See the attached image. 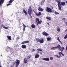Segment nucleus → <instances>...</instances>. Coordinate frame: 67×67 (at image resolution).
<instances>
[{"label":"nucleus","instance_id":"1","mask_svg":"<svg viewBox=\"0 0 67 67\" xmlns=\"http://www.w3.org/2000/svg\"><path fill=\"white\" fill-rule=\"evenodd\" d=\"M57 2L58 3V5L59 8V9L60 11L62 10V6H64L65 5L66 3L65 2H61V1L60 0H59V1H57Z\"/></svg>","mask_w":67,"mask_h":67},{"label":"nucleus","instance_id":"51","mask_svg":"<svg viewBox=\"0 0 67 67\" xmlns=\"http://www.w3.org/2000/svg\"><path fill=\"white\" fill-rule=\"evenodd\" d=\"M47 24L48 25H49V23H47Z\"/></svg>","mask_w":67,"mask_h":67},{"label":"nucleus","instance_id":"45","mask_svg":"<svg viewBox=\"0 0 67 67\" xmlns=\"http://www.w3.org/2000/svg\"><path fill=\"white\" fill-rule=\"evenodd\" d=\"M32 52H34L35 51V50H34V49H32Z\"/></svg>","mask_w":67,"mask_h":67},{"label":"nucleus","instance_id":"3","mask_svg":"<svg viewBox=\"0 0 67 67\" xmlns=\"http://www.w3.org/2000/svg\"><path fill=\"white\" fill-rule=\"evenodd\" d=\"M32 9L31 8V6L30 7V8L28 9V14L30 16V18L32 19V16H31V14H32Z\"/></svg>","mask_w":67,"mask_h":67},{"label":"nucleus","instance_id":"42","mask_svg":"<svg viewBox=\"0 0 67 67\" xmlns=\"http://www.w3.org/2000/svg\"><path fill=\"white\" fill-rule=\"evenodd\" d=\"M61 48H59L58 49H58V50L59 51H61Z\"/></svg>","mask_w":67,"mask_h":67},{"label":"nucleus","instance_id":"58","mask_svg":"<svg viewBox=\"0 0 67 67\" xmlns=\"http://www.w3.org/2000/svg\"><path fill=\"white\" fill-rule=\"evenodd\" d=\"M44 1H45V0H44Z\"/></svg>","mask_w":67,"mask_h":67},{"label":"nucleus","instance_id":"56","mask_svg":"<svg viewBox=\"0 0 67 67\" xmlns=\"http://www.w3.org/2000/svg\"><path fill=\"white\" fill-rule=\"evenodd\" d=\"M65 2L66 3H67V1Z\"/></svg>","mask_w":67,"mask_h":67},{"label":"nucleus","instance_id":"18","mask_svg":"<svg viewBox=\"0 0 67 67\" xmlns=\"http://www.w3.org/2000/svg\"><path fill=\"white\" fill-rule=\"evenodd\" d=\"M23 24L24 26V27L23 28V31H25V28L26 27V26L23 24Z\"/></svg>","mask_w":67,"mask_h":67},{"label":"nucleus","instance_id":"59","mask_svg":"<svg viewBox=\"0 0 67 67\" xmlns=\"http://www.w3.org/2000/svg\"><path fill=\"white\" fill-rule=\"evenodd\" d=\"M53 8H52V9H53Z\"/></svg>","mask_w":67,"mask_h":67},{"label":"nucleus","instance_id":"21","mask_svg":"<svg viewBox=\"0 0 67 67\" xmlns=\"http://www.w3.org/2000/svg\"><path fill=\"white\" fill-rule=\"evenodd\" d=\"M23 11L24 13H25V15H27V12H26V11H25V9H23Z\"/></svg>","mask_w":67,"mask_h":67},{"label":"nucleus","instance_id":"39","mask_svg":"<svg viewBox=\"0 0 67 67\" xmlns=\"http://www.w3.org/2000/svg\"><path fill=\"white\" fill-rule=\"evenodd\" d=\"M4 29H8V27H5L4 28Z\"/></svg>","mask_w":67,"mask_h":67},{"label":"nucleus","instance_id":"4","mask_svg":"<svg viewBox=\"0 0 67 67\" xmlns=\"http://www.w3.org/2000/svg\"><path fill=\"white\" fill-rule=\"evenodd\" d=\"M36 41L37 43L39 42L40 43H44V40L43 38L40 40L39 38H37Z\"/></svg>","mask_w":67,"mask_h":67},{"label":"nucleus","instance_id":"34","mask_svg":"<svg viewBox=\"0 0 67 67\" xmlns=\"http://www.w3.org/2000/svg\"><path fill=\"white\" fill-rule=\"evenodd\" d=\"M67 38V35H66L64 37V39H66Z\"/></svg>","mask_w":67,"mask_h":67},{"label":"nucleus","instance_id":"19","mask_svg":"<svg viewBox=\"0 0 67 67\" xmlns=\"http://www.w3.org/2000/svg\"><path fill=\"white\" fill-rule=\"evenodd\" d=\"M31 26L32 29L34 28L35 27V25L33 24H32V25H31Z\"/></svg>","mask_w":67,"mask_h":67},{"label":"nucleus","instance_id":"50","mask_svg":"<svg viewBox=\"0 0 67 67\" xmlns=\"http://www.w3.org/2000/svg\"><path fill=\"white\" fill-rule=\"evenodd\" d=\"M13 67V65H11L10 66V67Z\"/></svg>","mask_w":67,"mask_h":67},{"label":"nucleus","instance_id":"31","mask_svg":"<svg viewBox=\"0 0 67 67\" xmlns=\"http://www.w3.org/2000/svg\"><path fill=\"white\" fill-rule=\"evenodd\" d=\"M51 49H57V47H52L51 48Z\"/></svg>","mask_w":67,"mask_h":67},{"label":"nucleus","instance_id":"22","mask_svg":"<svg viewBox=\"0 0 67 67\" xmlns=\"http://www.w3.org/2000/svg\"><path fill=\"white\" fill-rule=\"evenodd\" d=\"M46 19L47 20H49L50 21H51V17H46Z\"/></svg>","mask_w":67,"mask_h":67},{"label":"nucleus","instance_id":"26","mask_svg":"<svg viewBox=\"0 0 67 67\" xmlns=\"http://www.w3.org/2000/svg\"><path fill=\"white\" fill-rule=\"evenodd\" d=\"M59 54L60 55V56H60V57H62V52H59Z\"/></svg>","mask_w":67,"mask_h":67},{"label":"nucleus","instance_id":"47","mask_svg":"<svg viewBox=\"0 0 67 67\" xmlns=\"http://www.w3.org/2000/svg\"><path fill=\"white\" fill-rule=\"evenodd\" d=\"M55 2H57V1H59V0L58 1V0H55Z\"/></svg>","mask_w":67,"mask_h":67},{"label":"nucleus","instance_id":"33","mask_svg":"<svg viewBox=\"0 0 67 67\" xmlns=\"http://www.w3.org/2000/svg\"><path fill=\"white\" fill-rule=\"evenodd\" d=\"M54 56H55V57H57V58H60V56H58V55H54Z\"/></svg>","mask_w":67,"mask_h":67},{"label":"nucleus","instance_id":"11","mask_svg":"<svg viewBox=\"0 0 67 67\" xmlns=\"http://www.w3.org/2000/svg\"><path fill=\"white\" fill-rule=\"evenodd\" d=\"M43 60H46V61H49V58H43L42 59Z\"/></svg>","mask_w":67,"mask_h":67},{"label":"nucleus","instance_id":"6","mask_svg":"<svg viewBox=\"0 0 67 67\" xmlns=\"http://www.w3.org/2000/svg\"><path fill=\"white\" fill-rule=\"evenodd\" d=\"M33 12H34V13H35L36 15L37 16H40V15H41V14H42V13H41V12H40L38 13V14L36 13V12H35V11H34V10H33Z\"/></svg>","mask_w":67,"mask_h":67},{"label":"nucleus","instance_id":"44","mask_svg":"<svg viewBox=\"0 0 67 67\" xmlns=\"http://www.w3.org/2000/svg\"><path fill=\"white\" fill-rule=\"evenodd\" d=\"M65 25H67V22H65Z\"/></svg>","mask_w":67,"mask_h":67},{"label":"nucleus","instance_id":"24","mask_svg":"<svg viewBox=\"0 0 67 67\" xmlns=\"http://www.w3.org/2000/svg\"><path fill=\"white\" fill-rule=\"evenodd\" d=\"M57 48H61V46H60V45H58L57 46Z\"/></svg>","mask_w":67,"mask_h":67},{"label":"nucleus","instance_id":"20","mask_svg":"<svg viewBox=\"0 0 67 67\" xmlns=\"http://www.w3.org/2000/svg\"><path fill=\"white\" fill-rule=\"evenodd\" d=\"M50 40H52V38L48 37L47 38V41H50Z\"/></svg>","mask_w":67,"mask_h":67},{"label":"nucleus","instance_id":"37","mask_svg":"<svg viewBox=\"0 0 67 67\" xmlns=\"http://www.w3.org/2000/svg\"><path fill=\"white\" fill-rule=\"evenodd\" d=\"M25 43H27L28 44H29V41H25Z\"/></svg>","mask_w":67,"mask_h":67},{"label":"nucleus","instance_id":"9","mask_svg":"<svg viewBox=\"0 0 67 67\" xmlns=\"http://www.w3.org/2000/svg\"><path fill=\"white\" fill-rule=\"evenodd\" d=\"M38 11H41V12H42L44 10V9H43L42 8H41L40 7H39L38 8Z\"/></svg>","mask_w":67,"mask_h":67},{"label":"nucleus","instance_id":"17","mask_svg":"<svg viewBox=\"0 0 67 67\" xmlns=\"http://www.w3.org/2000/svg\"><path fill=\"white\" fill-rule=\"evenodd\" d=\"M4 0H0V4H3V3L4 2Z\"/></svg>","mask_w":67,"mask_h":67},{"label":"nucleus","instance_id":"43","mask_svg":"<svg viewBox=\"0 0 67 67\" xmlns=\"http://www.w3.org/2000/svg\"><path fill=\"white\" fill-rule=\"evenodd\" d=\"M65 51H67V46H66V47Z\"/></svg>","mask_w":67,"mask_h":67},{"label":"nucleus","instance_id":"38","mask_svg":"<svg viewBox=\"0 0 67 67\" xmlns=\"http://www.w3.org/2000/svg\"><path fill=\"white\" fill-rule=\"evenodd\" d=\"M12 4L11 3H9L8 4H7V6H8V5H11Z\"/></svg>","mask_w":67,"mask_h":67},{"label":"nucleus","instance_id":"10","mask_svg":"<svg viewBox=\"0 0 67 67\" xmlns=\"http://www.w3.org/2000/svg\"><path fill=\"white\" fill-rule=\"evenodd\" d=\"M39 57H40V55L37 54H36L35 56V58H38Z\"/></svg>","mask_w":67,"mask_h":67},{"label":"nucleus","instance_id":"32","mask_svg":"<svg viewBox=\"0 0 67 67\" xmlns=\"http://www.w3.org/2000/svg\"><path fill=\"white\" fill-rule=\"evenodd\" d=\"M37 50L38 51H40V52H42V49H37Z\"/></svg>","mask_w":67,"mask_h":67},{"label":"nucleus","instance_id":"41","mask_svg":"<svg viewBox=\"0 0 67 67\" xmlns=\"http://www.w3.org/2000/svg\"><path fill=\"white\" fill-rule=\"evenodd\" d=\"M2 26L4 28V27H5V26H4V25H2Z\"/></svg>","mask_w":67,"mask_h":67},{"label":"nucleus","instance_id":"53","mask_svg":"<svg viewBox=\"0 0 67 67\" xmlns=\"http://www.w3.org/2000/svg\"><path fill=\"white\" fill-rule=\"evenodd\" d=\"M1 4H2V3H1V4H0V7H1Z\"/></svg>","mask_w":67,"mask_h":67},{"label":"nucleus","instance_id":"35","mask_svg":"<svg viewBox=\"0 0 67 67\" xmlns=\"http://www.w3.org/2000/svg\"><path fill=\"white\" fill-rule=\"evenodd\" d=\"M25 41H23L21 43V44H25Z\"/></svg>","mask_w":67,"mask_h":67},{"label":"nucleus","instance_id":"14","mask_svg":"<svg viewBox=\"0 0 67 67\" xmlns=\"http://www.w3.org/2000/svg\"><path fill=\"white\" fill-rule=\"evenodd\" d=\"M21 47L22 48H26V45L23 44L22 45Z\"/></svg>","mask_w":67,"mask_h":67},{"label":"nucleus","instance_id":"40","mask_svg":"<svg viewBox=\"0 0 67 67\" xmlns=\"http://www.w3.org/2000/svg\"><path fill=\"white\" fill-rule=\"evenodd\" d=\"M62 20L63 21H65L66 20V19H65V18H63V19Z\"/></svg>","mask_w":67,"mask_h":67},{"label":"nucleus","instance_id":"2","mask_svg":"<svg viewBox=\"0 0 67 67\" xmlns=\"http://www.w3.org/2000/svg\"><path fill=\"white\" fill-rule=\"evenodd\" d=\"M16 61H15L13 63V65H14L15 63H16L15 67H18L19 65H20V61L19 60L16 59Z\"/></svg>","mask_w":67,"mask_h":67},{"label":"nucleus","instance_id":"23","mask_svg":"<svg viewBox=\"0 0 67 67\" xmlns=\"http://www.w3.org/2000/svg\"><path fill=\"white\" fill-rule=\"evenodd\" d=\"M40 21V19L37 18H36V22H38Z\"/></svg>","mask_w":67,"mask_h":67},{"label":"nucleus","instance_id":"16","mask_svg":"<svg viewBox=\"0 0 67 67\" xmlns=\"http://www.w3.org/2000/svg\"><path fill=\"white\" fill-rule=\"evenodd\" d=\"M57 40L58 41H59V42H60V43L61 44H62V45H63V43H62V42L61 41H60V40L59 39V37H58L57 38Z\"/></svg>","mask_w":67,"mask_h":67},{"label":"nucleus","instance_id":"28","mask_svg":"<svg viewBox=\"0 0 67 67\" xmlns=\"http://www.w3.org/2000/svg\"><path fill=\"white\" fill-rule=\"evenodd\" d=\"M14 1V0H10L9 2V3H12Z\"/></svg>","mask_w":67,"mask_h":67},{"label":"nucleus","instance_id":"36","mask_svg":"<svg viewBox=\"0 0 67 67\" xmlns=\"http://www.w3.org/2000/svg\"><path fill=\"white\" fill-rule=\"evenodd\" d=\"M50 59L51 60H53V57H51L50 58Z\"/></svg>","mask_w":67,"mask_h":67},{"label":"nucleus","instance_id":"27","mask_svg":"<svg viewBox=\"0 0 67 67\" xmlns=\"http://www.w3.org/2000/svg\"><path fill=\"white\" fill-rule=\"evenodd\" d=\"M54 13H55V14H57V15L59 14V13L57 12L56 11H55Z\"/></svg>","mask_w":67,"mask_h":67},{"label":"nucleus","instance_id":"8","mask_svg":"<svg viewBox=\"0 0 67 67\" xmlns=\"http://www.w3.org/2000/svg\"><path fill=\"white\" fill-rule=\"evenodd\" d=\"M42 23H43V21H42L39 20V21H38L37 22V25H38V24H42Z\"/></svg>","mask_w":67,"mask_h":67},{"label":"nucleus","instance_id":"5","mask_svg":"<svg viewBox=\"0 0 67 67\" xmlns=\"http://www.w3.org/2000/svg\"><path fill=\"white\" fill-rule=\"evenodd\" d=\"M46 11L47 12H48L52 13V11H53V10H52L51 8L47 7L46 8Z\"/></svg>","mask_w":67,"mask_h":67},{"label":"nucleus","instance_id":"57","mask_svg":"<svg viewBox=\"0 0 67 67\" xmlns=\"http://www.w3.org/2000/svg\"><path fill=\"white\" fill-rule=\"evenodd\" d=\"M0 67H2L1 65H0Z\"/></svg>","mask_w":67,"mask_h":67},{"label":"nucleus","instance_id":"29","mask_svg":"<svg viewBox=\"0 0 67 67\" xmlns=\"http://www.w3.org/2000/svg\"><path fill=\"white\" fill-rule=\"evenodd\" d=\"M57 31L58 32H60V28H59V27L57 28Z\"/></svg>","mask_w":67,"mask_h":67},{"label":"nucleus","instance_id":"48","mask_svg":"<svg viewBox=\"0 0 67 67\" xmlns=\"http://www.w3.org/2000/svg\"><path fill=\"white\" fill-rule=\"evenodd\" d=\"M40 53L41 54V55H42V52H40Z\"/></svg>","mask_w":67,"mask_h":67},{"label":"nucleus","instance_id":"49","mask_svg":"<svg viewBox=\"0 0 67 67\" xmlns=\"http://www.w3.org/2000/svg\"><path fill=\"white\" fill-rule=\"evenodd\" d=\"M17 39H19V37H17Z\"/></svg>","mask_w":67,"mask_h":67},{"label":"nucleus","instance_id":"15","mask_svg":"<svg viewBox=\"0 0 67 67\" xmlns=\"http://www.w3.org/2000/svg\"><path fill=\"white\" fill-rule=\"evenodd\" d=\"M44 2H45V1L44 0H42L40 3L41 5H42Z\"/></svg>","mask_w":67,"mask_h":67},{"label":"nucleus","instance_id":"55","mask_svg":"<svg viewBox=\"0 0 67 67\" xmlns=\"http://www.w3.org/2000/svg\"><path fill=\"white\" fill-rule=\"evenodd\" d=\"M67 29H66L65 30V32H67Z\"/></svg>","mask_w":67,"mask_h":67},{"label":"nucleus","instance_id":"7","mask_svg":"<svg viewBox=\"0 0 67 67\" xmlns=\"http://www.w3.org/2000/svg\"><path fill=\"white\" fill-rule=\"evenodd\" d=\"M42 34L43 35H44V36H47L49 35V34H48L46 32H45V31H43L42 32Z\"/></svg>","mask_w":67,"mask_h":67},{"label":"nucleus","instance_id":"30","mask_svg":"<svg viewBox=\"0 0 67 67\" xmlns=\"http://www.w3.org/2000/svg\"><path fill=\"white\" fill-rule=\"evenodd\" d=\"M31 58V55H29L28 57L27 58V59H30Z\"/></svg>","mask_w":67,"mask_h":67},{"label":"nucleus","instance_id":"13","mask_svg":"<svg viewBox=\"0 0 67 67\" xmlns=\"http://www.w3.org/2000/svg\"><path fill=\"white\" fill-rule=\"evenodd\" d=\"M24 62L25 64H26L27 63V60L26 59V58L24 59Z\"/></svg>","mask_w":67,"mask_h":67},{"label":"nucleus","instance_id":"25","mask_svg":"<svg viewBox=\"0 0 67 67\" xmlns=\"http://www.w3.org/2000/svg\"><path fill=\"white\" fill-rule=\"evenodd\" d=\"M61 53H62V52H63V51L64 49V47H62L61 48Z\"/></svg>","mask_w":67,"mask_h":67},{"label":"nucleus","instance_id":"12","mask_svg":"<svg viewBox=\"0 0 67 67\" xmlns=\"http://www.w3.org/2000/svg\"><path fill=\"white\" fill-rule=\"evenodd\" d=\"M7 37L8 38V39L9 40H11V36H7Z\"/></svg>","mask_w":67,"mask_h":67},{"label":"nucleus","instance_id":"46","mask_svg":"<svg viewBox=\"0 0 67 67\" xmlns=\"http://www.w3.org/2000/svg\"><path fill=\"white\" fill-rule=\"evenodd\" d=\"M62 55L63 56H64V54H63V53H62Z\"/></svg>","mask_w":67,"mask_h":67},{"label":"nucleus","instance_id":"54","mask_svg":"<svg viewBox=\"0 0 67 67\" xmlns=\"http://www.w3.org/2000/svg\"><path fill=\"white\" fill-rule=\"evenodd\" d=\"M8 48H9V49H10V47H8Z\"/></svg>","mask_w":67,"mask_h":67},{"label":"nucleus","instance_id":"52","mask_svg":"<svg viewBox=\"0 0 67 67\" xmlns=\"http://www.w3.org/2000/svg\"><path fill=\"white\" fill-rule=\"evenodd\" d=\"M37 54H39V52H38L37 51Z\"/></svg>","mask_w":67,"mask_h":67}]
</instances>
